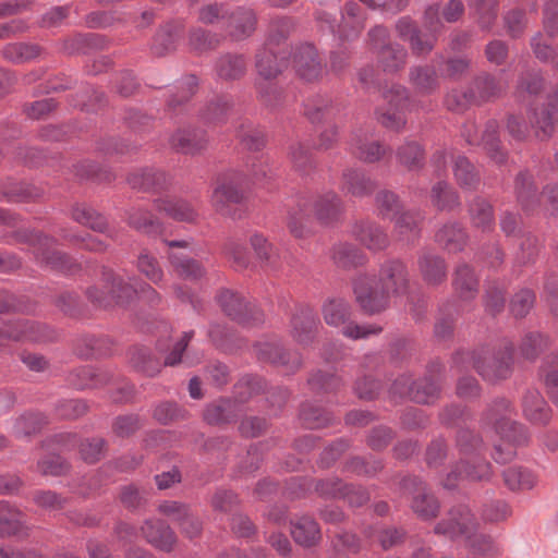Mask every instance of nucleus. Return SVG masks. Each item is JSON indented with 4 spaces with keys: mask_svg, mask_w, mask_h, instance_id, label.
Wrapping results in <instances>:
<instances>
[{
    "mask_svg": "<svg viewBox=\"0 0 558 558\" xmlns=\"http://www.w3.org/2000/svg\"><path fill=\"white\" fill-rule=\"evenodd\" d=\"M424 25L428 34L418 32L413 23L408 19H401L397 24V32L400 37L409 40L412 48L417 53H424L433 48L434 34L441 27L439 17V7L437 4L430 5L426 9L424 14Z\"/></svg>",
    "mask_w": 558,
    "mask_h": 558,
    "instance_id": "nucleus-8",
    "label": "nucleus"
},
{
    "mask_svg": "<svg viewBox=\"0 0 558 558\" xmlns=\"http://www.w3.org/2000/svg\"><path fill=\"white\" fill-rule=\"evenodd\" d=\"M397 158L409 170L418 169L424 162V150L417 142L410 141L398 148Z\"/></svg>",
    "mask_w": 558,
    "mask_h": 558,
    "instance_id": "nucleus-47",
    "label": "nucleus"
},
{
    "mask_svg": "<svg viewBox=\"0 0 558 558\" xmlns=\"http://www.w3.org/2000/svg\"><path fill=\"white\" fill-rule=\"evenodd\" d=\"M542 375L550 398L558 404V355L546 361Z\"/></svg>",
    "mask_w": 558,
    "mask_h": 558,
    "instance_id": "nucleus-60",
    "label": "nucleus"
},
{
    "mask_svg": "<svg viewBox=\"0 0 558 558\" xmlns=\"http://www.w3.org/2000/svg\"><path fill=\"white\" fill-rule=\"evenodd\" d=\"M531 124L536 129L538 137H548L554 132L556 125H558V85L549 99L548 106L533 112Z\"/></svg>",
    "mask_w": 558,
    "mask_h": 558,
    "instance_id": "nucleus-22",
    "label": "nucleus"
},
{
    "mask_svg": "<svg viewBox=\"0 0 558 558\" xmlns=\"http://www.w3.org/2000/svg\"><path fill=\"white\" fill-rule=\"evenodd\" d=\"M134 295L151 304L160 301V294L150 284L142 282L136 288L109 270L104 272V278L99 286H94L87 290L88 299L100 306L110 305L113 301L123 303L131 300Z\"/></svg>",
    "mask_w": 558,
    "mask_h": 558,
    "instance_id": "nucleus-5",
    "label": "nucleus"
},
{
    "mask_svg": "<svg viewBox=\"0 0 558 558\" xmlns=\"http://www.w3.org/2000/svg\"><path fill=\"white\" fill-rule=\"evenodd\" d=\"M170 252L168 260L172 271L180 278L196 281L205 275V268L201 262L186 254L190 247L187 241H167Z\"/></svg>",
    "mask_w": 558,
    "mask_h": 558,
    "instance_id": "nucleus-11",
    "label": "nucleus"
},
{
    "mask_svg": "<svg viewBox=\"0 0 558 558\" xmlns=\"http://www.w3.org/2000/svg\"><path fill=\"white\" fill-rule=\"evenodd\" d=\"M256 356L260 361L274 364L291 365L290 368H298L301 364L299 356L291 357V354L284 352L276 341H260L255 344Z\"/></svg>",
    "mask_w": 558,
    "mask_h": 558,
    "instance_id": "nucleus-29",
    "label": "nucleus"
},
{
    "mask_svg": "<svg viewBox=\"0 0 558 558\" xmlns=\"http://www.w3.org/2000/svg\"><path fill=\"white\" fill-rule=\"evenodd\" d=\"M475 87L481 99H488L500 94L505 89L506 83L495 76L485 75L476 80Z\"/></svg>",
    "mask_w": 558,
    "mask_h": 558,
    "instance_id": "nucleus-61",
    "label": "nucleus"
},
{
    "mask_svg": "<svg viewBox=\"0 0 558 558\" xmlns=\"http://www.w3.org/2000/svg\"><path fill=\"white\" fill-rule=\"evenodd\" d=\"M142 533L148 543L165 551H170L175 543L173 531L159 520L146 521Z\"/></svg>",
    "mask_w": 558,
    "mask_h": 558,
    "instance_id": "nucleus-28",
    "label": "nucleus"
},
{
    "mask_svg": "<svg viewBox=\"0 0 558 558\" xmlns=\"http://www.w3.org/2000/svg\"><path fill=\"white\" fill-rule=\"evenodd\" d=\"M384 104L375 110V117L384 128L400 131L407 121L404 109L408 104V93L401 85H392L383 93Z\"/></svg>",
    "mask_w": 558,
    "mask_h": 558,
    "instance_id": "nucleus-9",
    "label": "nucleus"
},
{
    "mask_svg": "<svg viewBox=\"0 0 558 558\" xmlns=\"http://www.w3.org/2000/svg\"><path fill=\"white\" fill-rule=\"evenodd\" d=\"M341 189L353 196H364L372 192L373 183L356 169H345L342 173Z\"/></svg>",
    "mask_w": 558,
    "mask_h": 558,
    "instance_id": "nucleus-42",
    "label": "nucleus"
},
{
    "mask_svg": "<svg viewBox=\"0 0 558 558\" xmlns=\"http://www.w3.org/2000/svg\"><path fill=\"white\" fill-rule=\"evenodd\" d=\"M341 211V201L333 193L319 195L306 207H298L290 211L288 227L295 238H303L310 232V213L323 223L335 220Z\"/></svg>",
    "mask_w": 558,
    "mask_h": 558,
    "instance_id": "nucleus-7",
    "label": "nucleus"
},
{
    "mask_svg": "<svg viewBox=\"0 0 558 558\" xmlns=\"http://www.w3.org/2000/svg\"><path fill=\"white\" fill-rule=\"evenodd\" d=\"M365 26V16L361 8L355 2H348L342 15V25L340 34L345 39H352L359 36Z\"/></svg>",
    "mask_w": 558,
    "mask_h": 558,
    "instance_id": "nucleus-37",
    "label": "nucleus"
},
{
    "mask_svg": "<svg viewBox=\"0 0 558 558\" xmlns=\"http://www.w3.org/2000/svg\"><path fill=\"white\" fill-rule=\"evenodd\" d=\"M435 238L449 252H459L466 243V233L458 223L445 225L437 231Z\"/></svg>",
    "mask_w": 558,
    "mask_h": 558,
    "instance_id": "nucleus-40",
    "label": "nucleus"
},
{
    "mask_svg": "<svg viewBox=\"0 0 558 558\" xmlns=\"http://www.w3.org/2000/svg\"><path fill=\"white\" fill-rule=\"evenodd\" d=\"M222 311L232 319L243 325L262 322V313L242 295L231 290H222L217 296Z\"/></svg>",
    "mask_w": 558,
    "mask_h": 558,
    "instance_id": "nucleus-12",
    "label": "nucleus"
},
{
    "mask_svg": "<svg viewBox=\"0 0 558 558\" xmlns=\"http://www.w3.org/2000/svg\"><path fill=\"white\" fill-rule=\"evenodd\" d=\"M317 320L312 310L300 308L291 319V335L300 344H307L314 338Z\"/></svg>",
    "mask_w": 558,
    "mask_h": 558,
    "instance_id": "nucleus-27",
    "label": "nucleus"
},
{
    "mask_svg": "<svg viewBox=\"0 0 558 558\" xmlns=\"http://www.w3.org/2000/svg\"><path fill=\"white\" fill-rule=\"evenodd\" d=\"M137 270L149 281L158 284L163 278V270L158 259L147 250H143L136 260Z\"/></svg>",
    "mask_w": 558,
    "mask_h": 558,
    "instance_id": "nucleus-52",
    "label": "nucleus"
},
{
    "mask_svg": "<svg viewBox=\"0 0 558 558\" xmlns=\"http://www.w3.org/2000/svg\"><path fill=\"white\" fill-rule=\"evenodd\" d=\"M298 74L305 81L312 82L322 76L323 66L316 49L312 45L302 46L293 57Z\"/></svg>",
    "mask_w": 558,
    "mask_h": 558,
    "instance_id": "nucleus-23",
    "label": "nucleus"
},
{
    "mask_svg": "<svg viewBox=\"0 0 558 558\" xmlns=\"http://www.w3.org/2000/svg\"><path fill=\"white\" fill-rule=\"evenodd\" d=\"M408 271L400 260L386 262L379 271V279L376 281L369 277H360L354 283L356 302L366 313L383 311L391 294H400L407 290Z\"/></svg>",
    "mask_w": 558,
    "mask_h": 558,
    "instance_id": "nucleus-2",
    "label": "nucleus"
},
{
    "mask_svg": "<svg viewBox=\"0 0 558 558\" xmlns=\"http://www.w3.org/2000/svg\"><path fill=\"white\" fill-rule=\"evenodd\" d=\"M457 446L462 456L461 462L447 475L444 487L452 489L460 480L488 481L493 474L492 466L478 458L483 446L482 439L472 430L462 429L458 434Z\"/></svg>",
    "mask_w": 558,
    "mask_h": 558,
    "instance_id": "nucleus-4",
    "label": "nucleus"
},
{
    "mask_svg": "<svg viewBox=\"0 0 558 558\" xmlns=\"http://www.w3.org/2000/svg\"><path fill=\"white\" fill-rule=\"evenodd\" d=\"M496 121H488L480 136L473 122L464 124L461 135L471 145H483L488 155L498 163L504 162L506 155L499 148Z\"/></svg>",
    "mask_w": 558,
    "mask_h": 558,
    "instance_id": "nucleus-15",
    "label": "nucleus"
},
{
    "mask_svg": "<svg viewBox=\"0 0 558 558\" xmlns=\"http://www.w3.org/2000/svg\"><path fill=\"white\" fill-rule=\"evenodd\" d=\"M256 26V16L251 9H238L229 16L228 32L235 39L241 40L253 34Z\"/></svg>",
    "mask_w": 558,
    "mask_h": 558,
    "instance_id": "nucleus-31",
    "label": "nucleus"
},
{
    "mask_svg": "<svg viewBox=\"0 0 558 558\" xmlns=\"http://www.w3.org/2000/svg\"><path fill=\"white\" fill-rule=\"evenodd\" d=\"M352 149L357 158L366 162L378 161L386 151L378 141L367 138L361 131L353 136Z\"/></svg>",
    "mask_w": 558,
    "mask_h": 558,
    "instance_id": "nucleus-36",
    "label": "nucleus"
},
{
    "mask_svg": "<svg viewBox=\"0 0 558 558\" xmlns=\"http://www.w3.org/2000/svg\"><path fill=\"white\" fill-rule=\"evenodd\" d=\"M72 218L80 225L88 227L97 232H104L107 227L106 219L85 205L74 206L72 209Z\"/></svg>",
    "mask_w": 558,
    "mask_h": 558,
    "instance_id": "nucleus-51",
    "label": "nucleus"
},
{
    "mask_svg": "<svg viewBox=\"0 0 558 558\" xmlns=\"http://www.w3.org/2000/svg\"><path fill=\"white\" fill-rule=\"evenodd\" d=\"M216 72L223 81L240 80L246 72V60L241 54H223L216 63Z\"/></svg>",
    "mask_w": 558,
    "mask_h": 558,
    "instance_id": "nucleus-38",
    "label": "nucleus"
},
{
    "mask_svg": "<svg viewBox=\"0 0 558 558\" xmlns=\"http://www.w3.org/2000/svg\"><path fill=\"white\" fill-rule=\"evenodd\" d=\"M515 191L518 199L526 210L531 209L530 199L535 196L532 178L529 173H520L515 180Z\"/></svg>",
    "mask_w": 558,
    "mask_h": 558,
    "instance_id": "nucleus-63",
    "label": "nucleus"
},
{
    "mask_svg": "<svg viewBox=\"0 0 558 558\" xmlns=\"http://www.w3.org/2000/svg\"><path fill=\"white\" fill-rule=\"evenodd\" d=\"M128 182L133 189L157 192L167 189L171 178L161 170L143 168L130 173Z\"/></svg>",
    "mask_w": 558,
    "mask_h": 558,
    "instance_id": "nucleus-21",
    "label": "nucleus"
},
{
    "mask_svg": "<svg viewBox=\"0 0 558 558\" xmlns=\"http://www.w3.org/2000/svg\"><path fill=\"white\" fill-rule=\"evenodd\" d=\"M181 33V27L178 24L167 25L161 28L153 44V51L157 56H163L175 49L177 40Z\"/></svg>",
    "mask_w": 558,
    "mask_h": 558,
    "instance_id": "nucleus-46",
    "label": "nucleus"
},
{
    "mask_svg": "<svg viewBox=\"0 0 558 558\" xmlns=\"http://www.w3.org/2000/svg\"><path fill=\"white\" fill-rule=\"evenodd\" d=\"M49 332L47 328L36 322L20 318L5 325L4 330H0V347L5 345L7 341L37 342L48 340Z\"/></svg>",
    "mask_w": 558,
    "mask_h": 558,
    "instance_id": "nucleus-14",
    "label": "nucleus"
},
{
    "mask_svg": "<svg viewBox=\"0 0 558 558\" xmlns=\"http://www.w3.org/2000/svg\"><path fill=\"white\" fill-rule=\"evenodd\" d=\"M156 207L159 211L179 221L192 222L197 216L193 206L181 198L166 197L157 199Z\"/></svg>",
    "mask_w": 558,
    "mask_h": 558,
    "instance_id": "nucleus-35",
    "label": "nucleus"
},
{
    "mask_svg": "<svg viewBox=\"0 0 558 558\" xmlns=\"http://www.w3.org/2000/svg\"><path fill=\"white\" fill-rule=\"evenodd\" d=\"M418 267L423 279L428 284H438L446 278L447 267L445 262L434 253H423L418 258Z\"/></svg>",
    "mask_w": 558,
    "mask_h": 558,
    "instance_id": "nucleus-34",
    "label": "nucleus"
},
{
    "mask_svg": "<svg viewBox=\"0 0 558 558\" xmlns=\"http://www.w3.org/2000/svg\"><path fill=\"white\" fill-rule=\"evenodd\" d=\"M391 390L392 393L409 397L417 403H429L437 397L439 386L433 379L412 383L410 376H402L393 383Z\"/></svg>",
    "mask_w": 558,
    "mask_h": 558,
    "instance_id": "nucleus-16",
    "label": "nucleus"
},
{
    "mask_svg": "<svg viewBox=\"0 0 558 558\" xmlns=\"http://www.w3.org/2000/svg\"><path fill=\"white\" fill-rule=\"evenodd\" d=\"M453 174L458 184L464 189L474 187L480 180L474 166L461 155L454 158Z\"/></svg>",
    "mask_w": 558,
    "mask_h": 558,
    "instance_id": "nucleus-49",
    "label": "nucleus"
},
{
    "mask_svg": "<svg viewBox=\"0 0 558 558\" xmlns=\"http://www.w3.org/2000/svg\"><path fill=\"white\" fill-rule=\"evenodd\" d=\"M317 490L333 498H344L352 507H360L369 499L365 489L344 484L340 480L323 481L317 485Z\"/></svg>",
    "mask_w": 558,
    "mask_h": 558,
    "instance_id": "nucleus-20",
    "label": "nucleus"
},
{
    "mask_svg": "<svg viewBox=\"0 0 558 558\" xmlns=\"http://www.w3.org/2000/svg\"><path fill=\"white\" fill-rule=\"evenodd\" d=\"M474 7L482 28L489 29L497 16V0H469Z\"/></svg>",
    "mask_w": 558,
    "mask_h": 558,
    "instance_id": "nucleus-57",
    "label": "nucleus"
},
{
    "mask_svg": "<svg viewBox=\"0 0 558 558\" xmlns=\"http://www.w3.org/2000/svg\"><path fill=\"white\" fill-rule=\"evenodd\" d=\"M22 236L33 246V253L41 265L61 271H71L75 267L70 256L54 248L53 239L33 231H26Z\"/></svg>",
    "mask_w": 558,
    "mask_h": 558,
    "instance_id": "nucleus-10",
    "label": "nucleus"
},
{
    "mask_svg": "<svg viewBox=\"0 0 558 558\" xmlns=\"http://www.w3.org/2000/svg\"><path fill=\"white\" fill-rule=\"evenodd\" d=\"M395 219V232L399 240L411 241L418 235V226L422 220L418 213L402 211Z\"/></svg>",
    "mask_w": 558,
    "mask_h": 558,
    "instance_id": "nucleus-44",
    "label": "nucleus"
},
{
    "mask_svg": "<svg viewBox=\"0 0 558 558\" xmlns=\"http://www.w3.org/2000/svg\"><path fill=\"white\" fill-rule=\"evenodd\" d=\"M472 226L482 231L489 232L495 227V217L492 205L482 198H476L469 208Z\"/></svg>",
    "mask_w": 558,
    "mask_h": 558,
    "instance_id": "nucleus-39",
    "label": "nucleus"
},
{
    "mask_svg": "<svg viewBox=\"0 0 558 558\" xmlns=\"http://www.w3.org/2000/svg\"><path fill=\"white\" fill-rule=\"evenodd\" d=\"M453 286L462 299L474 298L477 292V279L468 265L463 264L457 268Z\"/></svg>",
    "mask_w": 558,
    "mask_h": 558,
    "instance_id": "nucleus-45",
    "label": "nucleus"
},
{
    "mask_svg": "<svg viewBox=\"0 0 558 558\" xmlns=\"http://www.w3.org/2000/svg\"><path fill=\"white\" fill-rule=\"evenodd\" d=\"M434 531L448 538L460 539L464 558H495L501 554L497 541L480 527L475 515L465 505L451 508Z\"/></svg>",
    "mask_w": 558,
    "mask_h": 558,
    "instance_id": "nucleus-1",
    "label": "nucleus"
},
{
    "mask_svg": "<svg viewBox=\"0 0 558 558\" xmlns=\"http://www.w3.org/2000/svg\"><path fill=\"white\" fill-rule=\"evenodd\" d=\"M322 313L327 325L338 327L347 323L351 315V307L345 300L332 298L324 303Z\"/></svg>",
    "mask_w": 558,
    "mask_h": 558,
    "instance_id": "nucleus-41",
    "label": "nucleus"
},
{
    "mask_svg": "<svg viewBox=\"0 0 558 558\" xmlns=\"http://www.w3.org/2000/svg\"><path fill=\"white\" fill-rule=\"evenodd\" d=\"M267 173V166L260 160H254L250 168V179L241 171H230L221 175L211 194L213 207L223 214H230V207L240 204L244 198V185L248 182H257Z\"/></svg>",
    "mask_w": 558,
    "mask_h": 558,
    "instance_id": "nucleus-6",
    "label": "nucleus"
},
{
    "mask_svg": "<svg viewBox=\"0 0 558 558\" xmlns=\"http://www.w3.org/2000/svg\"><path fill=\"white\" fill-rule=\"evenodd\" d=\"M291 535L295 543L304 547L316 545L322 537L317 522L305 515L291 523Z\"/></svg>",
    "mask_w": 558,
    "mask_h": 558,
    "instance_id": "nucleus-30",
    "label": "nucleus"
},
{
    "mask_svg": "<svg viewBox=\"0 0 558 558\" xmlns=\"http://www.w3.org/2000/svg\"><path fill=\"white\" fill-rule=\"evenodd\" d=\"M522 411L526 420L546 424L551 417L550 409L538 390L527 389L522 399Z\"/></svg>",
    "mask_w": 558,
    "mask_h": 558,
    "instance_id": "nucleus-25",
    "label": "nucleus"
},
{
    "mask_svg": "<svg viewBox=\"0 0 558 558\" xmlns=\"http://www.w3.org/2000/svg\"><path fill=\"white\" fill-rule=\"evenodd\" d=\"M39 52V47L36 45L16 43L3 49V57L14 63H24L35 59Z\"/></svg>",
    "mask_w": 558,
    "mask_h": 558,
    "instance_id": "nucleus-54",
    "label": "nucleus"
},
{
    "mask_svg": "<svg viewBox=\"0 0 558 558\" xmlns=\"http://www.w3.org/2000/svg\"><path fill=\"white\" fill-rule=\"evenodd\" d=\"M172 148L183 154H196L206 147L207 138L203 131L180 129L170 137Z\"/></svg>",
    "mask_w": 558,
    "mask_h": 558,
    "instance_id": "nucleus-26",
    "label": "nucleus"
},
{
    "mask_svg": "<svg viewBox=\"0 0 558 558\" xmlns=\"http://www.w3.org/2000/svg\"><path fill=\"white\" fill-rule=\"evenodd\" d=\"M369 41L374 47L383 45L379 51V60L386 71H397L405 61V51L399 45H384L387 38V31L377 26L368 33Z\"/></svg>",
    "mask_w": 558,
    "mask_h": 558,
    "instance_id": "nucleus-19",
    "label": "nucleus"
},
{
    "mask_svg": "<svg viewBox=\"0 0 558 558\" xmlns=\"http://www.w3.org/2000/svg\"><path fill=\"white\" fill-rule=\"evenodd\" d=\"M513 348L507 347L506 351L499 356H484L482 354L473 355V366L480 375L487 380H497L506 378L510 374Z\"/></svg>",
    "mask_w": 558,
    "mask_h": 558,
    "instance_id": "nucleus-17",
    "label": "nucleus"
},
{
    "mask_svg": "<svg viewBox=\"0 0 558 558\" xmlns=\"http://www.w3.org/2000/svg\"><path fill=\"white\" fill-rule=\"evenodd\" d=\"M354 236L368 250L379 251L387 247L389 239L379 225L374 221L363 220L353 228Z\"/></svg>",
    "mask_w": 558,
    "mask_h": 558,
    "instance_id": "nucleus-24",
    "label": "nucleus"
},
{
    "mask_svg": "<svg viewBox=\"0 0 558 558\" xmlns=\"http://www.w3.org/2000/svg\"><path fill=\"white\" fill-rule=\"evenodd\" d=\"M256 70L257 78L255 81V87L258 94L265 101L268 93L275 90V86L271 81L281 72L282 64L278 61L276 53L268 46L264 47L256 54Z\"/></svg>",
    "mask_w": 558,
    "mask_h": 558,
    "instance_id": "nucleus-13",
    "label": "nucleus"
},
{
    "mask_svg": "<svg viewBox=\"0 0 558 558\" xmlns=\"http://www.w3.org/2000/svg\"><path fill=\"white\" fill-rule=\"evenodd\" d=\"M513 409L509 401L502 399L489 410L497 439L494 444L493 458L498 463H507L517 456L518 448L527 444L529 435L523 425L511 420Z\"/></svg>",
    "mask_w": 558,
    "mask_h": 558,
    "instance_id": "nucleus-3",
    "label": "nucleus"
},
{
    "mask_svg": "<svg viewBox=\"0 0 558 558\" xmlns=\"http://www.w3.org/2000/svg\"><path fill=\"white\" fill-rule=\"evenodd\" d=\"M332 259L338 267L350 268L363 264L365 256L354 245L340 243L332 250Z\"/></svg>",
    "mask_w": 558,
    "mask_h": 558,
    "instance_id": "nucleus-48",
    "label": "nucleus"
},
{
    "mask_svg": "<svg viewBox=\"0 0 558 558\" xmlns=\"http://www.w3.org/2000/svg\"><path fill=\"white\" fill-rule=\"evenodd\" d=\"M335 553L330 558L344 557L343 551L356 554L361 549L360 539L351 533H342L336 536L333 541Z\"/></svg>",
    "mask_w": 558,
    "mask_h": 558,
    "instance_id": "nucleus-64",
    "label": "nucleus"
},
{
    "mask_svg": "<svg viewBox=\"0 0 558 558\" xmlns=\"http://www.w3.org/2000/svg\"><path fill=\"white\" fill-rule=\"evenodd\" d=\"M430 199L440 210L452 209L459 204L457 193L446 181H439L433 185Z\"/></svg>",
    "mask_w": 558,
    "mask_h": 558,
    "instance_id": "nucleus-50",
    "label": "nucleus"
},
{
    "mask_svg": "<svg viewBox=\"0 0 558 558\" xmlns=\"http://www.w3.org/2000/svg\"><path fill=\"white\" fill-rule=\"evenodd\" d=\"M251 245L265 266L271 269H278L281 266V257L278 248L269 243L262 234H253L251 236Z\"/></svg>",
    "mask_w": 558,
    "mask_h": 558,
    "instance_id": "nucleus-43",
    "label": "nucleus"
},
{
    "mask_svg": "<svg viewBox=\"0 0 558 558\" xmlns=\"http://www.w3.org/2000/svg\"><path fill=\"white\" fill-rule=\"evenodd\" d=\"M404 488L413 495L412 509L423 519L435 518L439 511L438 500L427 493L425 484L416 477L404 481Z\"/></svg>",
    "mask_w": 558,
    "mask_h": 558,
    "instance_id": "nucleus-18",
    "label": "nucleus"
},
{
    "mask_svg": "<svg viewBox=\"0 0 558 558\" xmlns=\"http://www.w3.org/2000/svg\"><path fill=\"white\" fill-rule=\"evenodd\" d=\"M332 113V107L329 99L317 96L308 99L304 107V114L312 123L326 121Z\"/></svg>",
    "mask_w": 558,
    "mask_h": 558,
    "instance_id": "nucleus-53",
    "label": "nucleus"
},
{
    "mask_svg": "<svg viewBox=\"0 0 558 558\" xmlns=\"http://www.w3.org/2000/svg\"><path fill=\"white\" fill-rule=\"evenodd\" d=\"M233 403L229 400H221L207 407L204 413V418L209 424H221L229 422L232 416Z\"/></svg>",
    "mask_w": 558,
    "mask_h": 558,
    "instance_id": "nucleus-59",
    "label": "nucleus"
},
{
    "mask_svg": "<svg viewBox=\"0 0 558 558\" xmlns=\"http://www.w3.org/2000/svg\"><path fill=\"white\" fill-rule=\"evenodd\" d=\"M378 215L383 218L395 219L401 211V204L398 196L389 191H381L376 196Z\"/></svg>",
    "mask_w": 558,
    "mask_h": 558,
    "instance_id": "nucleus-55",
    "label": "nucleus"
},
{
    "mask_svg": "<svg viewBox=\"0 0 558 558\" xmlns=\"http://www.w3.org/2000/svg\"><path fill=\"white\" fill-rule=\"evenodd\" d=\"M129 225L145 233H158L160 226L153 216L143 209H132L129 214Z\"/></svg>",
    "mask_w": 558,
    "mask_h": 558,
    "instance_id": "nucleus-58",
    "label": "nucleus"
},
{
    "mask_svg": "<svg viewBox=\"0 0 558 558\" xmlns=\"http://www.w3.org/2000/svg\"><path fill=\"white\" fill-rule=\"evenodd\" d=\"M411 81L420 93H429L436 87V74L429 68L412 70Z\"/></svg>",
    "mask_w": 558,
    "mask_h": 558,
    "instance_id": "nucleus-62",
    "label": "nucleus"
},
{
    "mask_svg": "<svg viewBox=\"0 0 558 558\" xmlns=\"http://www.w3.org/2000/svg\"><path fill=\"white\" fill-rule=\"evenodd\" d=\"M505 485L512 492L533 489L538 482L537 475L523 466H511L502 472Z\"/></svg>",
    "mask_w": 558,
    "mask_h": 558,
    "instance_id": "nucleus-33",
    "label": "nucleus"
},
{
    "mask_svg": "<svg viewBox=\"0 0 558 558\" xmlns=\"http://www.w3.org/2000/svg\"><path fill=\"white\" fill-rule=\"evenodd\" d=\"M45 423V417L40 414H24L15 420L12 427V433L16 437L28 436L39 430Z\"/></svg>",
    "mask_w": 558,
    "mask_h": 558,
    "instance_id": "nucleus-56",
    "label": "nucleus"
},
{
    "mask_svg": "<svg viewBox=\"0 0 558 558\" xmlns=\"http://www.w3.org/2000/svg\"><path fill=\"white\" fill-rule=\"evenodd\" d=\"M25 530V515L9 502L0 501V536L19 535Z\"/></svg>",
    "mask_w": 558,
    "mask_h": 558,
    "instance_id": "nucleus-32",
    "label": "nucleus"
}]
</instances>
